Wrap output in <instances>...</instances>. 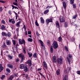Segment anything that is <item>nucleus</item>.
<instances>
[{
    "label": "nucleus",
    "mask_w": 80,
    "mask_h": 80,
    "mask_svg": "<svg viewBox=\"0 0 80 80\" xmlns=\"http://www.w3.org/2000/svg\"><path fill=\"white\" fill-rule=\"evenodd\" d=\"M53 59V62L54 63H58L59 65H62L63 63V58L62 56H60V58H57V57L56 56H53L52 57Z\"/></svg>",
    "instance_id": "nucleus-1"
},
{
    "label": "nucleus",
    "mask_w": 80,
    "mask_h": 80,
    "mask_svg": "<svg viewBox=\"0 0 80 80\" xmlns=\"http://www.w3.org/2000/svg\"><path fill=\"white\" fill-rule=\"evenodd\" d=\"M52 47H53L54 49H57V48H58V45L57 42L56 41H54L52 44Z\"/></svg>",
    "instance_id": "nucleus-2"
},
{
    "label": "nucleus",
    "mask_w": 80,
    "mask_h": 80,
    "mask_svg": "<svg viewBox=\"0 0 80 80\" xmlns=\"http://www.w3.org/2000/svg\"><path fill=\"white\" fill-rule=\"evenodd\" d=\"M18 41L20 45H22V44H23L24 45H25V43H26V42H25V41L24 39H19L18 40Z\"/></svg>",
    "instance_id": "nucleus-3"
},
{
    "label": "nucleus",
    "mask_w": 80,
    "mask_h": 80,
    "mask_svg": "<svg viewBox=\"0 0 80 80\" xmlns=\"http://www.w3.org/2000/svg\"><path fill=\"white\" fill-rule=\"evenodd\" d=\"M18 57H19V58H21L20 62L21 63H22L23 61V60H25V58H24V55H22V54H18Z\"/></svg>",
    "instance_id": "nucleus-4"
},
{
    "label": "nucleus",
    "mask_w": 80,
    "mask_h": 80,
    "mask_svg": "<svg viewBox=\"0 0 80 80\" xmlns=\"http://www.w3.org/2000/svg\"><path fill=\"white\" fill-rule=\"evenodd\" d=\"M59 20L61 23H64L65 22V18L63 16H61L60 17Z\"/></svg>",
    "instance_id": "nucleus-5"
},
{
    "label": "nucleus",
    "mask_w": 80,
    "mask_h": 80,
    "mask_svg": "<svg viewBox=\"0 0 80 80\" xmlns=\"http://www.w3.org/2000/svg\"><path fill=\"white\" fill-rule=\"evenodd\" d=\"M46 22L47 25H48V23H49L50 22H53V21H52V18H51L50 19L47 18L46 19Z\"/></svg>",
    "instance_id": "nucleus-6"
},
{
    "label": "nucleus",
    "mask_w": 80,
    "mask_h": 80,
    "mask_svg": "<svg viewBox=\"0 0 80 80\" xmlns=\"http://www.w3.org/2000/svg\"><path fill=\"white\" fill-rule=\"evenodd\" d=\"M26 63L28 64L29 67H31L32 64V60L29 59L28 61L26 62Z\"/></svg>",
    "instance_id": "nucleus-7"
},
{
    "label": "nucleus",
    "mask_w": 80,
    "mask_h": 80,
    "mask_svg": "<svg viewBox=\"0 0 80 80\" xmlns=\"http://www.w3.org/2000/svg\"><path fill=\"white\" fill-rule=\"evenodd\" d=\"M25 66H26L24 65V64H21L19 65V68L20 69H23L24 68H25Z\"/></svg>",
    "instance_id": "nucleus-8"
},
{
    "label": "nucleus",
    "mask_w": 80,
    "mask_h": 80,
    "mask_svg": "<svg viewBox=\"0 0 80 80\" xmlns=\"http://www.w3.org/2000/svg\"><path fill=\"white\" fill-rule=\"evenodd\" d=\"M29 70V69L28 68V67H27V66H25L24 68V71L25 72H28Z\"/></svg>",
    "instance_id": "nucleus-9"
},
{
    "label": "nucleus",
    "mask_w": 80,
    "mask_h": 80,
    "mask_svg": "<svg viewBox=\"0 0 80 80\" xmlns=\"http://www.w3.org/2000/svg\"><path fill=\"white\" fill-rule=\"evenodd\" d=\"M7 66L9 67V68H11L12 69L13 68V66L12 64H7Z\"/></svg>",
    "instance_id": "nucleus-10"
},
{
    "label": "nucleus",
    "mask_w": 80,
    "mask_h": 80,
    "mask_svg": "<svg viewBox=\"0 0 80 80\" xmlns=\"http://www.w3.org/2000/svg\"><path fill=\"white\" fill-rule=\"evenodd\" d=\"M43 65L44 68L46 69H47V63L45 61L43 62Z\"/></svg>",
    "instance_id": "nucleus-11"
},
{
    "label": "nucleus",
    "mask_w": 80,
    "mask_h": 80,
    "mask_svg": "<svg viewBox=\"0 0 80 80\" xmlns=\"http://www.w3.org/2000/svg\"><path fill=\"white\" fill-rule=\"evenodd\" d=\"M21 23V21H19L18 22H17L16 24V26L17 27H19L20 28V24Z\"/></svg>",
    "instance_id": "nucleus-12"
},
{
    "label": "nucleus",
    "mask_w": 80,
    "mask_h": 80,
    "mask_svg": "<svg viewBox=\"0 0 80 80\" xmlns=\"http://www.w3.org/2000/svg\"><path fill=\"white\" fill-rule=\"evenodd\" d=\"M62 3L63 8L64 9H66V8H67V4H66V2H62Z\"/></svg>",
    "instance_id": "nucleus-13"
},
{
    "label": "nucleus",
    "mask_w": 80,
    "mask_h": 80,
    "mask_svg": "<svg viewBox=\"0 0 80 80\" xmlns=\"http://www.w3.org/2000/svg\"><path fill=\"white\" fill-rule=\"evenodd\" d=\"M68 80V75H65L64 77L63 78V80Z\"/></svg>",
    "instance_id": "nucleus-14"
},
{
    "label": "nucleus",
    "mask_w": 80,
    "mask_h": 80,
    "mask_svg": "<svg viewBox=\"0 0 80 80\" xmlns=\"http://www.w3.org/2000/svg\"><path fill=\"white\" fill-rule=\"evenodd\" d=\"M60 69H58L56 71V74L57 75H59L60 74Z\"/></svg>",
    "instance_id": "nucleus-15"
},
{
    "label": "nucleus",
    "mask_w": 80,
    "mask_h": 80,
    "mask_svg": "<svg viewBox=\"0 0 80 80\" xmlns=\"http://www.w3.org/2000/svg\"><path fill=\"white\" fill-rule=\"evenodd\" d=\"M53 46L51 45L50 47V51L51 53H53Z\"/></svg>",
    "instance_id": "nucleus-16"
},
{
    "label": "nucleus",
    "mask_w": 80,
    "mask_h": 80,
    "mask_svg": "<svg viewBox=\"0 0 80 80\" xmlns=\"http://www.w3.org/2000/svg\"><path fill=\"white\" fill-rule=\"evenodd\" d=\"M56 25L57 28H60V24L57 21L56 22Z\"/></svg>",
    "instance_id": "nucleus-17"
},
{
    "label": "nucleus",
    "mask_w": 80,
    "mask_h": 80,
    "mask_svg": "<svg viewBox=\"0 0 80 80\" xmlns=\"http://www.w3.org/2000/svg\"><path fill=\"white\" fill-rule=\"evenodd\" d=\"M47 44L48 46H49L51 45V42H50V41L49 40H48L47 41Z\"/></svg>",
    "instance_id": "nucleus-18"
},
{
    "label": "nucleus",
    "mask_w": 80,
    "mask_h": 80,
    "mask_svg": "<svg viewBox=\"0 0 80 80\" xmlns=\"http://www.w3.org/2000/svg\"><path fill=\"white\" fill-rule=\"evenodd\" d=\"M13 78H14V75H11L8 78V80H12Z\"/></svg>",
    "instance_id": "nucleus-19"
},
{
    "label": "nucleus",
    "mask_w": 80,
    "mask_h": 80,
    "mask_svg": "<svg viewBox=\"0 0 80 80\" xmlns=\"http://www.w3.org/2000/svg\"><path fill=\"white\" fill-rule=\"evenodd\" d=\"M40 19L41 22L42 23H45V21L44 20V19L42 17H41Z\"/></svg>",
    "instance_id": "nucleus-20"
},
{
    "label": "nucleus",
    "mask_w": 80,
    "mask_h": 80,
    "mask_svg": "<svg viewBox=\"0 0 80 80\" xmlns=\"http://www.w3.org/2000/svg\"><path fill=\"white\" fill-rule=\"evenodd\" d=\"M68 69H66V72L67 73H68V72H69V71H70L71 70V67H68Z\"/></svg>",
    "instance_id": "nucleus-21"
},
{
    "label": "nucleus",
    "mask_w": 80,
    "mask_h": 80,
    "mask_svg": "<svg viewBox=\"0 0 80 80\" xmlns=\"http://www.w3.org/2000/svg\"><path fill=\"white\" fill-rule=\"evenodd\" d=\"M2 36H5V37H7V34L6 33V32H2Z\"/></svg>",
    "instance_id": "nucleus-22"
},
{
    "label": "nucleus",
    "mask_w": 80,
    "mask_h": 80,
    "mask_svg": "<svg viewBox=\"0 0 80 80\" xmlns=\"http://www.w3.org/2000/svg\"><path fill=\"white\" fill-rule=\"evenodd\" d=\"M7 45H11V42L10 40H8L6 42Z\"/></svg>",
    "instance_id": "nucleus-23"
},
{
    "label": "nucleus",
    "mask_w": 80,
    "mask_h": 80,
    "mask_svg": "<svg viewBox=\"0 0 80 80\" xmlns=\"http://www.w3.org/2000/svg\"><path fill=\"white\" fill-rule=\"evenodd\" d=\"M48 12H49V10L47 9L44 11V13L45 15H46V14H47Z\"/></svg>",
    "instance_id": "nucleus-24"
},
{
    "label": "nucleus",
    "mask_w": 80,
    "mask_h": 80,
    "mask_svg": "<svg viewBox=\"0 0 80 80\" xmlns=\"http://www.w3.org/2000/svg\"><path fill=\"white\" fill-rule=\"evenodd\" d=\"M13 13H15V15H16V20H17V18H18V14L17 13H16L15 12L13 11Z\"/></svg>",
    "instance_id": "nucleus-25"
},
{
    "label": "nucleus",
    "mask_w": 80,
    "mask_h": 80,
    "mask_svg": "<svg viewBox=\"0 0 80 80\" xmlns=\"http://www.w3.org/2000/svg\"><path fill=\"white\" fill-rule=\"evenodd\" d=\"M28 54L29 55V57L30 58H32V53L31 52H28Z\"/></svg>",
    "instance_id": "nucleus-26"
},
{
    "label": "nucleus",
    "mask_w": 80,
    "mask_h": 80,
    "mask_svg": "<svg viewBox=\"0 0 80 80\" xmlns=\"http://www.w3.org/2000/svg\"><path fill=\"white\" fill-rule=\"evenodd\" d=\"M35 24L36 26H37V27H38V26H39V24L38 23V22L37 20H35Z\"/></svg>",
    "instance_id": "nucleus-27"
},
{
    "label": "nucleus",
    "mask_w": 80,
    "mask_h": 80,
    "mask_svg": "<svg viewBox=\"0 0 80 80\" xmlns=\"http://www.w3.org/2000/svg\"><path fill=\"white\" fill-rule=\"evenodd\" d=\"M75 0H70V3L71 5H73L74 3V2Z\"/></svg>",
    "instance_id": "nucleus-28"
},
{
    "label": "nucleus",
    "mask_w": 80,
    "mask_h": 80,
    "mask_svg": "<svg viewBox=\"0 0 80 80\" xmlns=\"http://www.w3.org/2000/svg\"><path fill=\"white\" fill-rule=\"evenodd\" d=\"M67 59L68 62V63L69 65H70V59L68 58V57H67Z\"/></svg>",
    "instance_id": "nucleus-29"
},
{
    "label": "nucleus",
    "mask_w": 80,
    "mask_h": 80,
    "mask_svg": "<svg viewBox=\"0 0 80 80\" xmlns=\"http://www.w3.org/2000/svg\"><path fill=\"white\" fill-rule=\"evenodd\" d=\"M8 58H9L10 59H12L13 58V57L11 56L9 54L8 55Z\"/></svg>",
    "instance_id": "nucleus-30"
},
{
    "label": "nucleus",
    "mask_w": 80,
    "mask_h": 80,
    "mask_svg": "<svg viewBox=\"0 0 80 80\" xmlns=\"http://www.w3.org/2000/svg\"><path fill=\"white\" fill-rule=\"evenodd\" d=\"M28 42H32L33 41V39L31 38H28Z\"/></svg>",
    "instance_id": "nucleus-31"
},
{
    "label": "nucleus",
    "mask_w": 80,
    "mask_h": 80,
    "mask_svg": "<svg viewBox=\"0 0 80 80\" xmlns=\"http://www.w3.org/2000/svg\"><path fill=\"white\" fill-rule=\"evenodd\" d=\"M78 17V15H77V13L75 15H74V16H73L72 18L73 19H75L77 17Z\"/></svg>",
    "instance_id": "nucleus-32"
},
{
    "label": "nucleus",
    "mask_w": 80,
    "mask_h": 80,
    "mask_svg": "<svg viewBox=\"0 0 80 80\" xmlns=\"http://www.w3.org/2000/svg\"><path fill=\"white\" fill-rule=\"evenodd\" d=\"M34 58H37V53L35 52L33 55L32 56Z\"/></svg>",
    "instance_id": "nucleus-33"
},
{
    "label": "nucleus",
    "mask_w": 80,
    "mask_h": 80,
    "mask_svg": "<svg viewBox=\"0 0 80 80\" xmlns=\"http://www.w3.org/2000/svg\"><path fill=\"white\" fill-rule=\"evenodd\" d=\"M68 23H67V22H64V26L65 27L67 28V27H68Z\"/></svg>",
    "instance_id": "nucleus-34"
},
{
    "label": "nucleus",
    "mask_w": 80,
    "mask_h": 80,
    "mask_svg": "<svg viewBox=\"0 0 80 80\" xmlns=\"http://www.w3.org/2000/svg\"><path fill=\"white\" fill-rule=\"evenodd\" d=\"M39 42H40L41 43V46L42 47H43V41H42L40 40Z\"/></svg>",
    "instance_id": "nucleus-35"
},
{
    "label": "nucleus",
    "mask_w": 80,
    "mask_h": 80,
    "mask_svg": "<svg viewBox=\"0 0 80 80\" xmlns=\"http://www.w3.org/2000/svg\"><path fill=\"white\" fill-rule=\"evenodd\" d=\"M4 78H5V75H2V77H1L0 78L1 79V80H3Z\"/></svg>",
    "instance_id": "nucleus-36"
},
{
    "label": "nucleus",
    "mask_w": 80,
    "mask_h": 80,
    "mask_svg": "<svg viewBox=\"0 0 80 80\" xmlns=\"http://www.w3.org/2000/svg\"><path fill=\"white\" fill-rule=\"evenodd\" d=\"M5 28V27L4 25H2L1 26V29L2 30H4Z\"/></svg>",
    "instance_id": "nucleus-37"
},
{
    "label": "nucleus",
    "mask_w": 80,
    "mask_h": 80,
    "mask_svg": "<svg viewBox=\"0 0 80 80\" xmlns=\"http://www.w3.org/2000/svg\"><path fill=\"white\" fill-rule=\"evenodd\" d=\"M6 71L8 72V73H10L11 72L10 70L8 68H6Z\"/></svg>",
    "instance_id": "nucleus-38"
},
{
    "label": "nucleus",
    "mask_w": 80,
    "mask_h": 80,
    "mask_svg": "<svg viewBox=\"0 0 80 80\" xmlns=\"http://www.w3.org/2000/svg\"><path fill=\"white\" fill-rule=\"evenodd\" d=\"M73 5V8H77V5L76 4H72Z\"/></svg>",
    "instance_id": "nucleus-39"
},
{
    "label": "nucleus",
    "mask_w": 80,
    "mask_h": 80,
    "mask_svg": "<svg viewBox=\"0 0 80 80\" xmlns=\"http://www.w3.org/2000/svg\"><path fill=\"white\" fill-rule=\"evenodd\" d=\"M7 34V36L8 37H10L11 36V33L10 32H8Z\"/></svg>",
    "instance_id": "nucleus-40"
},
{
    "label": "nucleus",
    "mask_w": 80,
    "mask_h": 80,
    "mask_svg": "<svg viewBox=\"0 0 80 80\" xmlns=\"http://www.w3.org/2000/svg\"><path fill=\"white\" fill-rule=\"evenodd\" d=\"M64 48L67 52H68L69 51L68 48L67 47V46H65Z\"/></svg>",
    "instance_id": "nucleus-41"
},
{
    "label": "nucleus",
    "mask_w": 80,
    "mask_h": 80,
    "mask_svg": "<svg viewBox=\"0 0 80 80\" xmlns=\"http://www.w3.org/2000/svg\"><path fill=\"white\" fill-rule=\"evenodd\" d=\"M12 4L14 5H15L16 6H18V4L17 2H13Z\"/></svg>",
    "instance_id": "nucleus-42"
},
{
    "label": "nucleus",
    "mask_w": 80,
    "mask_h": 80,
    "mask_svg": "<svg viewBox=\"0 0 80 80\" xmlns=\"http://www.w3.org/2000/svg\"><path fill=\"white\" fill-rule=\"evenodd\" d=\"M2 47L3 48H6V47H7V46L6 45H5V43H4L3 45L2 46Z\"/></svg>",
    "instance_id": "nucleus-43"
},
{
    "label": "nucleus",
    "mask_w": 80,
    "mask_h": 80,
    "mask_svg": "<svg viewBox=\"0 0 80 80\" xmlns=\"http://www.w3.org/2000/svg\"><path fill=\"white\" fill-rule=\"evenodd\" d=\"M62 38L60 36V37L58 38V41L59 42H62Z\"/></svg>",
    "instance_id": "nucleus-44"
},
{
    "label": "nucleus",
    "mask_w": 80,
    "mask_h": 80,
    "mask_svg": "<svg viewBox=\"0 0 80 80\" xmlns=\"http://www.w3.org/2000/svg\"><path fill=\"white\" fill-rule=\"evenodd\" d=\"M12 42H13V44L14 45H15V44H16V41L15 40H12Z\"/></svg>",
    "instance_id": "nucleus-45"
},
{
    "label": "nucleus",
    "mask_w": 80,
    "mask_h": 80,
    "mask_svg": "<svg viewBox=\"0 0 80 80\" xmlns=\"http://www.w3.org/2000/svg\"><path fill=\"white\" fill-rule=\"evenodd\" d=\"M32 33V32L28 31V35H31V34Z\"/></svg>",
    "instance_id": "nucleus-46"
},
{
    "label": "nucleus",
    "mask_w": 80,
    "mask_h": 80,
    "mask_svg": "<svg viewBox=\"0 0 80 80\" xmlns=\"http://www.w3.org/2000/svg\"><path fill=\"white\" fill-rule=\"evenodd\" d=\"M8 14H10V15H12V11H11V10H9L8 12Z\"/></svg>",
    "instance_id": "nucleus-47"
},
{
    "label": "nucleus",
    "mask_w": 80,
    "mask_h": 80,
    "mask_svg": "<svg viewBox=\"0 0 80 80\" xmlns=\"http://www.w3.org/2000/svg\"><path fill=\"white\" fill-rule=\"evenodd\" d=\"M23 52L24 53H26V51H25V48H24L23 49Z\"/></svg>",
    "instance_id": "nucleus-48"
},
{
    "label": "nucleus",
    "mask_w": 80,
    "mask_h": 80,
    "mask_svg": "<svg viewBox=\"0 0 80 80\" xmlns=\"http://www.w3.org/2000/svg\"><path fill=\"white\" fill-rule=\"evenodd\" d=\"M20 61V59H18V58H17V59H16V62H19V61Z\"/></svg>",
    "instance_id": "nucleus-49"
},
{
    "label": "nucleus",
    "mask_w": 80,
    "mask_h": 80,
    "mask_svg": "<svg viewBox=\"0 0 80 80\" xmlns=\"http://www.w3.org/2000/svg\"><path fill=\"white\" fill-rule=\"evenodd\" d=\"M0 69L2 71L3 70V67H0Z\"/></svg>",
    "instance_id": "nucleus-50"
},
{
    "label": "nucleus",
    "mask_w": 80,
    "mask_h": 80,
    "mask_svg": "<svg viewBox=\"0 0 80 80\" xmlns=\"http://www.w3.org/2000/svg\"><path fill=\"white\" fill-rule=\"evenodd\" d=\"M0 2H1V3H5V2L3 1V0H0Z\"/></svg>",
    "instance_id": "nucleus-51"
},
{
    "label": "nucleus",
    "mask_w": 80,
    "mask_h": 80,
    "mask_svg": "<svg viewBox=\"0 0 80 80\" xmlns=\"http://www.w3.org/2000/svg\"><path fill=\"white\" fill-rule=\"evenodd\" d=\"M77 73L78 74V75H80V71H78L77 72Z\"/></svg>",
    "instance_id": "nucleus-52"
},
{
    "label": "nucleus",
    "mask_w": 80,
    "mask_h": 80,
    "mask_svg": "<svg viewBox=\"0 0 80 80\" xmlns=\"http://www.w3.org/2000/svg\"><path fill=\"white\" fill-rule=\"evenodd\" d=\"M2 23H3L4 24H5V21L4 20H2Z\"/></svg>",
    "instance_id": "nucleus-53"
},
{
    "label": "nucleus",
    "mask_w": 80,
    "mask_h": 80,
    "mask_svg": "<svg viewBox=\"0 0 80 80\" xmlns=\"http://www.w3.org/2000/svg\"><path fill=\"white\" fill-rule=\"evenodd\" d=\"M11 23H12V24H15V21H12L11 22Z\"/></svg>",
    "instance_id": "nucleus-54"
},
{
    "label": "nucleus",
    "mask_w": 80,
    "mask_h": 80,
    "mask_svg": "<svg viewBox=\"0 0 80 80\" xmlns=\"http://www.w3.org/2000/svg\"><path fill=\"white\" fill-rule=\"evenodd\" d=\"M68 57L70 58L72 57V55H71V54H68Z\"/></svg>",
    "instance_id": "nucleus-55"
},
{
    "label": "nucleus",
    "mask_w": 80,
    "mask_h": 80,
    "mask_svg": "<svg viewBox=\"0 0 80 80\" xmlns=\"http://www.w3.org/2000/svg\"><path fill=\"white\" fill-rule=\"evenodd\" d=\"M36 35L38 36V37L39 36V34L38 33V31L36 32Z\"/></svg>",
    "instance_id": "nucleus-56"
},
{
    "label": "nucleus",
    "mask_w": 80,
    "mask_h": 80,
    "mask_svg": "<svg viewBox=\"0 0 80 80\" xmlns=\"http://www.w3.org/2000/svg\"><path fill=\"white\" fill-rule=\"evenodd\" d=\"M30 69L31 71H32V69H33V66H31Z\"/></svg>",
    "instance_id": "nucleus-57"
},
{
    "label": "nucleus",
    "mask_w": 80,
    "mask_h": 80,
    "mask_svg": "<svg viewBox=\"0 0 80 80\" xmlns=\"http://www.w3.org/2000/svg\"><path fill=\"white\" fill-rule=\"evenodd\" d=\"M23 28L25 29V30H26V26H25V25H24Z\"/></svg>",
    "instance_id": "nucleus-58"
},
{
    "label": "nucleus",
    "mask_w": 80,
    "mask_h": 80,
    "mask_svg": "<svg viewBox=\"0 0 80 80\" xmlns=\"http://www.w3.org/2000/svg\"><path fill=\"white\" fill-rule=\"evenodd\" d=\"M38 71H41L42 70V68H40L38 69Z\"/></svg>",
    "instance_id": "nucleus-59"
},
{
    "label": "nucleus",
    "mask_w": 80,
    "mask_h": 80,
    "mask_svg": "<svg viewBox=\"0 0 80 80\" xmlns=\"http://www.w3.org/2000/svg\"><path fill=\"white\" fill-rule=\"evenodd\" d=\"M12 9L13 10V9H14V8H15V6H14L13 5H12Z\"/></svg>",
    "instance_id": "nucleus-60"
},
{
    "label": "nucleus",
    "mask_w": 80,
    "mask_h": 80,
    "mask_svg": "<svg viewBox=\"0 0 80 80\" xmlns=\"http://www.w3.org/2000/svg\"><path fill=\"white\" fill-rule=\"evenodd\" d=\"M13 75H14V77H17V74H15V73H14L13 74Z\"/></svg>",
    "instance_id": "nucleus-61"
},
{
    "label": "nucleus",
    "mask_w": 80,
    "mask_h": 80,
    "mask_svg": "<svg viewBox=\"0 0 80 80\" xmlns=\"http://www.w3.org/2000/svg\"><path fill=\"white\" fill-rule=\"evenodd\" d=\"M9 23H11V22H12V19H9Z\"/></svg>",
    "instance_id": "nucleus-62"
},
{
    "label": "nucleus",
    "mask_w": 80,
    "mask_h": 80,
    "mask_svg": "<svg viewBox=\"0 0 80 80\" xmlns=\"http://www.w3.org/2000/svg\"><path fill=\"white\" fill-rule=\"evenodd\" d=\"M39 73L40 75H41V76H42V77L43 76V74H42V73H41L40 72H39Z\"/></svg>",
    "instance_id": "nucleus-63"
},
{
    "label": "nucleus",
    "mask_w": 80,
    "mask_h": 80,
    "mask_svg": "<svg viewBox=\"0 0 80 80\" xmlns=\"http://www.w3.org/2000/svg\"><path fill=\"white\" fill-rule=\"evenodd\" d=\"M25 77L26 78H27L28 77V74H26V75H25Z\"/></svg>",
    "instance_id": "nucleus-64"
}]
</instances>
